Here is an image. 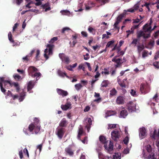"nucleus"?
Returning a JSON list of instances; mask_svg holds the SVG:
<instances>
[{
    "instance_id": "35",
    "label": "nucleus",
    "mask_w": 159,
    "mask_h": 159,
    "mask_svg": "<svg viewBox=\"0 0 159 159\" xmlns=\"http://www.w3.org/2000/svg\"><path fill=\"white\" fill-rule=\"evenodd\" d=\"M98 157L99 159H110V157L107 156H105L101 152H98Z\"/></svg>"
},
{
    "instance_id": "36",
    "label": "nucleus",
    "mask_w": 159,
    "mask_h": 159,
    "mask_svg": "<svg viewBox=\"0 0 159 159\" xmlns=\"http://www.w3.org/2000/svg\"><path fill=\"white\" fill-rule=\"evenodd\" d=\"M60 12L62 15H66L69 16L71 14L69 11L66 10H61V11Z\"/></svg>"
},
{
    "instance_id": "53",
    "label": "nucleus",
    "mask_w": 159,
    "mask_h": 159,
    "mask_svg": "<svg viewBox=\"0 0 159 159\" xmlns=\"http://www.w3.org/2000/svg\"><path fill=\"white\" fill-rule=\"evenodd\" d=\"M130 150L128 148H126L124 150L123 153L124 154H127L129 153Z\"/></svg>"
},
{
    "instance_id": "56",
    "label": "nucleus",
    "mask_w": 159,
    "mask_h": 159,
    "mask_svg": "<svg viewBox=\"0 0 159 159\" xmlns=\"http://www.w3.org/2000/svg\"><path fill=\"white\" fill-rule=\"evenodd\" d=\"M57 40V37H54L52 38L49 42V43H53Z\"/></svg>"
},
{
    "instance_id": "1",
    "label": "nucleus",
    "mask_w": 159,
    "mask_h": 159,
    "mask_svg": "<svg viewBox=\"0 0 159 159\" xmlns=\"http://www.w3.org/2000/svg\"><path fill=\"white\" fill-rule=\"evenodd\" d=\"M34 121V123L29 125L28 129L25 128L23 129V131L25 134L30 135L33 134L34 132L35 134H37L39 132L40 128V126L39 123V120L38 118H35Z\"/></svg>"
},
{
    "instance_id": "22",
    "label": "nucleus",
    "mask_w": 159,
    "mask_h": 159,
    "mask_svg": "<svg viewBox=\"0 0 159 159\" xmlns=\"http://www.w3.org/2000/svg\"><path fill=\"white\" fill-rule=\"evenodd\" d=\"M57 93L59 95H61L62 96H65L68 95V93L67 91L62 89H57Z\"/></svg>"
},
{
    "instance_id": "6",
    "label": "nucleus",
    "mask_w": 159,
    "mask_h": 159,
    "mask_svg": "<svg viewBox=\"0 0 159 159\" xmlns=\"http://www.w3.org/2000/svg\"><path fill=\"white\" fill-rule=\"evenodd\" d=\"M46 47L47 48L44 50V56L45 58L47 59L49 56L52 54V49L54 48V45L52 44H48Z\"/></svg>"
},
{
    "instance_id": "48",
    "label": "nucleus",
    "mask_w": 159,
    "mask_h": 159,
    "mask_svg": "<svg viewBox=\"0 0 159 159\" xmlns=\"http://www.w3.org/2000/svg\"><path fill=\"white\" fill-rule=\"evenodd\" d=\"M148 52L146 51H144L143 52L142 54V57L143 58H145L148 56Z\"/></svg>"
},
{
    "instance_id": "26",
    "label": "nucleus",
    "mask_w": 159,
    "mask_h": 159,
    "mask_svg": "<svg viewBox=\"0 0 159 159\" xmlns=\"http://www.w3.org/2000/svg\"><path fill=\"white\" fill-rule=\"evenodd\" d=\"M138 25H135L133 27H132L131 28L130 30H128L126 31V33H127L128 34L127 35V37H128L129 35L130 34H132L134 33V30L135 29L137 28L138 27Z\"/></svg>"
},
{
    "instance_id": "34",
    "label": "nucleus",
    "mask_w": 159,
    "mask_h": 159,
    "mask_svg": "<svg viewBox=\"0 0 159 159\" xmlns=\"http://www.w3.org/2000/svg\"><path fill=\"white\" fill-rule=\"evenodd\" d=\"M109 84V82L108 80H104L101 84V87H106Z\"/></svg>"
},
{
    "instance_id": "5",
    "label": "nucleus",
    "mask_w": 159,
    "mask_h": 159,
    "mask_svg": "<svg viewBox=\"0 0 159 159\" xmlns=\"http://www.w3.org/2000/svg\"><path fill=\"white\" fill-rule=\"evenodd\" d=\"M158 96L157 94H156L154 96L151 98L148 102V104L151 106L152 109L153 114H156L157 113V111L156 110V108L154 107L155 106L154 101L157 102L158 101Z\"/></svg>"
},
{
    "instance_id": "46",
    "label": "nucleus",
    "mask_w": 159,
    "mask_h": 159,
    "mask_svg": "<svg viewBox=\"0 0 159 159\" xmlns=\"http://www.w3.org/2000/svg\"><path fill=\"white\" fill-rule=\"evenodd\" d=\"M153 65L156 68L159 69V62L158 61H155L152 63Z\"/></svg>"
},
{
    "instance_id": "61",
    "label": "nucleus",
    "mask_w": 159,
    "mask_h": 159,
    "mask_svg": "<svg viewBox=\"0 0 159 159\" xmlns=\"http://www.w3.org/2000/svg\"><path fill=\"white\" fill-rule=\"evenodd\" d=\"M88 31L90 33H93V31H95V30L91 27L89 26L88 29Z\"/></svg>"
},
{
    "instance_id": "28",
    "label": "nucleus",
    "mask_w": 159,
    "mask_h": 159,
    "mask_svg": "<svg viewBox=\"0 0 159 159\" xmlns=\"http://www.w3.org/2000/svg\"><path fill=\"white\" fill-rule=\"evenodd\" d=\"M34 83L32 81H30L28 83L27 89L28 91H30L34 87Z\"/></svg>"
},
{
    "instance_id": "51",
    "label": "nucleus",
    "mask_w": 159,
    "mask_h": 159,
    "mask_svg": "<svg viewBox=\"0 0 159 159\" xmlns=\"http://www.w3.org/2000/svg\"><path fill=\"white\" fill-rule=\"evenodd\" d=\"M116 93V90L115 89H112L110 91V95L111 96L114 95Z\"/></svg>"
},
{
    "instance_id": "2",
    "label": "nucleus",
    "mask_w": 159,
    "mask_h": 159,
    "mask_svg": "<svg viewBox=\"0 0 159 159\" xmlns=\"http://www.w3.org/2000/svg\"><path fill=\"white\" fill-rule=\"evenodd\" d=\"M13 86L16 88L17 92H19L20 88L17 83L13 82L9 80H5L3 78H0V88L2 93H5L6 91L5 88L9 89Z\"/></svg>"
},
{
    "instance_id": "7",
    "label": "nucleus",
    "mask_w": 159,
    "mask_h": 159,
    "mask_svg": "<svg viewBox=\"0 0 159 159\" xmlns=\"http://www.w3.org/2000/svg\"><path fill=\"white\" fill-rule=\"evenodd\" d=\"M122 134L121 131L120 130H114L111 133V138L114 140L119 139Z\"/></svg>"
},
{
    "instance_id": "42",
    "label": "nucleus",
    "mask_w": 159,
    "mask_h": 159,
    "mask_svg": "<svg viewBox=\"0 0 159 159\" xmlns=\"http://www.w3.org/2000/svg\"><path fill=\"white\" fill-rule=\"evenodd\" d=\"M41 75V74L40 73L38 72H35L33 74V77H36V78L37 80H38L39 79Z\"/></svg>"
},
{
    "instance_id": "33",
    "label": "nucleus",
    "mask_w": 159,
    "mask_h": 159,
    "mask_svg": "<svg viewBox=\"0 0 159 159\" xmlns=\"http://www.w3.org/2000/svg\"><path fill=\"white\" fill-rule=\"evenodd\" d=\"M27 11H32L34 13H37L39 12V10H38L35 9V8H31L29 9L28 10H26L25 11H22L21 13V14L22 15H23L24 14L25 12Z\"/></svg>"
},
{
    "instance_id": "52",
    "label": "nucleus",
    "mask_w": 159,
    "mask_h": 159,
    "mask_svg": "<svg viewBox=\"0 0 159 159\" xmlns=\"http://www.w3.org/2000/svg\"><path fill=\"white\" fill-rule=\"evenodd\" d=\"M66 151L70 155H71L73 154V152L69 148H67L66 149Z\"/></svg>"
},
{
    "instance_id": "32",
    "label": "nucleus",
    "mask_w": 159,
    "mask_h": 159,
    "mask_svg": "<svg viewBox=\"0 0 159 159\" xmlns=\"http://www.w3.org/2000/svg\"><path fill=\"white\" fill-rule=\"evenodd\" d=\"M130 93L134 97H136L138 95V92L135 89H131L130 91Z\"/></svg>"
},
{
    "instance_id": "41",
    "label": "nucleus",
    "mask_w": 159,
    "mask_h": 159,
    "mask_svg": "<svg viewBox=\"0 0 159 159\" xmlns=\"http://www.w3.org/2000/svg\"><path fill=\"white\" fill-rule=\"evenodd\" d=\"M75 87L76 90L79 91L82 88L83 86L79 83L75 85Z\"/></svg>"
},
{
    "instance_id": "11",
    "label": "nucleus",
    "mask_w": 159,
    "mask_h": 159,
    "mask_svg": "<svg viewBox=\"0 0 159 159\" xmlns=\"http://www.w3.org/2000/svg\"><path fill=\"white\" fill-rule=\"evenodd\" d=\"M59 56L63 62H64L66 64H68L70 62V61L68 57L65 55L64 54L60 53L59 54Z\"/></svg>"
},
{
    "instance_id": "31",
    "label": "nucleus",
    "mask_w": 159,
    "mask_h": 159,
    "mask_svg": "<svg viewBox=\"0 0 159 159\" xmlns=\"http://www.w3.org/2000/svg\"><path fill=\"white\" fill-rule=\"evenodd\" d=\"M84 135L83 131V129L81 126H80L79 128L78 135L77 138L78 139H79L80 137Z\"/></svg>"
},
{
    "instance_id": "63",
    "label": "nucleus",
    "mask_w": 159,
    "mask_h": 159,
    "mask_svg": "<svg viewBox=\"0 0 159 159\" xmlns=\"http://www.w3.org/2000/svg\"><path fill=\"white\" fill-rule=\"evenodd\" d=\"M85 63L87 65L89 70L91 71L92 70V69L90 66V63L88 62H85Z\"/></svg>"
},
{
    "instance_id": "16",
    "label": "nucleus",
    "mask_w": 159,
    "mask_h": 159,
    "mask_svg": "<svg viewBox=\"0 0 159 159\" xmlns=\"http://www.w3.org/2000/svg\"><path fill=\"white\" fill-rule=\"evenodd\" d=\"M38 70L37 69L33 66H30L28 69V72L29 75L32 77L33 74Z\"/></svg>"
},
{
    "instance_id": "27",
    "label": "nucleus",
    "mask_w": 159,
    "mask_h": 159,
    "mask_svg": "<svg viewBox=\"0 0 159 159\" xmlns=\"http://www.w3.org/2000/svg\"><path fill=\"white\" fill-rule=\"evenodd\" d=\"M117 57V56L115 57L112 59V61H114L117 64L116 65V67H118L121 63L120 62L121 59L120 58H116V57Z\"/></svg>"
},
{
    "instance_id": "50",
    "label": "nucleus",
    "mask_w": 159,
    "mask_h": 159,
    "mask_svg": "<svg viewBox=\"0 0 159 159\" xmlns=\"http://www.w3.org/2000/svg\"><path fill=\"white\" fill-rule=\"evenodd\" d=\"M101 73L102 74H104L105 75H107L109 74V72L107 69H105L103 71H102Z\"/></svg>"
},
{
    "instance_id": "13",
    "label": "nucleus",
    "mask_w": 159,
    "mask_h": 159,
    "mask_svg": "<svg viewBox=\"0 0 159 159\" xmlns=\"http://www.w3.org/2000/svg\"><path fill=\"white\" fill-rule=\"evenodd\" d=\"M68 99H67L68 101ZM62 109L64 111H66L70 110L72 108V104L71 102L67 101L65 105H62L61 106Z\"/></svg>"
},
{
    "instance_id": "64",
    "label": "nucleus",
    "mask_w": 159,
    "mask_h": 159,
    "mask_svg": "<svg viewBox=\"0 0 159 159\" xmlns=\"http://www.w3.org/2000/svg\"><path fill=\"white\" fill-rule=\"evenodd\" d=\"M23 152L24 153H26L28 157H29V154L26 148L24 149Z\"/></svg>"
},
{
    "instance_id": "4",
    "label": "nucleus",
    "mask_w": 159,
    "mask_h": 159,
    "mask_svg": "<svg viewBox=\"0 0 159 159\" xmlns=\"http://www.w3.org/2000/svg\"><path fill=\"white\" fill-rule=\"evenodd\" d=\"M20 91L21 93L20 94V96L19 97L17 95H14L13 96L11 92L10 91H8L7 93V96H6V98H7L8 96L11 97L13 100L18 98L20 102L22 101L25 98L26 93L24 92L23 89L20 90Z\"/></svg>"
},
{
    "instance_id": "39",
    "label": "nucleus",
    "mask_w": 159,
    "mask_h": 159,
    "mask_svg": "<svg viewBox=\"0 0 159 159\" xmlns=\"http://www.w3.org/2000/svg\"><path fill=\"white\" fill-rule=\"evenodd\" d=\"M144 48V45L143 44H139L137 46V49L139 54Z\"/></svg>"
},
{
    "instance_id": "40",
    "label": "nucleus",
    "mask_w": 159,
    "mask_h": 159,
    "mask_svg": "<svg viewBox=\"0 0 159 159\" xmlns=\"http://www.w3.org/2000/svg\"><path fill=\"white\" fill-rule=\"evenodd\" d=\"M111 35V34L108 31L106 32V34H103L102 35V39L104 38L108 39L109 38V35Z\"/></svg>"
},
{
    "instance_id": "62",
    "label": "nucleus",
    "mask_w": 159,
    "mask_h": 159,
    "mask_svg": "<svg viewBox=\"0 0 159 159\" xmlns=\"http://www.w3.org/2000/svg\"><path fill=\"white\" fill-rule=\"evenodd\" d=\"M120 22V21L119 20H118L116 19V20L114 25V26L115 28H118V27L117 26V25H118V24Z\"/></svg>"
},
{
    "instance_id": "30",
    "label": "nucleus",
    "mask_w": 159,
    "mask_h": 159,
    "mask_svg": "<svg viewBox=\"0 0 159 159\" xmlns=\"http://www.w3.org/2000/svg\"><path fill=\"white\" fill-rule=\"evenodd\" d=\"M117 127H118V125L116 124H108L107 125V128L108 129H113Z\"/></svg>"
},
{
    "instance_id": "17",
    "label": "nucleus",
    "mask_w": 159,
    "mask_h": 159,
    "mask_svg": "<svg viewBox=\"0 0 159 159\" xmlns=\"http://www.w3.org/2000/svg\"><path fill=\"white\" fill-rule=\"evenodd\" d=\"M94 97L95 99L93 101L94 102L98 103L102 101V98L100 97V95L99 93L95 92Z\"/></svg>"
},
{
    "instance_id": "24",
    "label": "nucleus",
    "mask_w": 159,
    "mask_h": 159,
    "mask_svg": "<svg viewBox=\"0 0 159 159\" xmlns=\"http://www.w3.org/2000/svg\"><path fill=\"white\" fill-rule=\"evenodd\" d=\"M8 39H9V41L11 42H12V43H13L12 45L13 46H16V45H17V46L19 45L20 44V43H17L14 42L13 40L12 39V35H11V32H9L8 33Z\"/></svg>"
},
{
    "instance_id": "47",
    "label": "nucleus",
    "mask_w": 159,
    "mask_h": 159,
    "mask_svg": "<svg viewBox=\"0 0 159 159\" xmlns=\"http://www.w3.org/2000/svg\"><path fill=\"white\" fill-rule=\"evenodd\" d=\"M98 2H100L102 5H103L105 4L108 2L109 0H102L100 1V0H96Z\"/></svg>"
},
{
    "instance_id": "3",
    "label": "nucleus",
    "mask_w": 159,
    "mask_h": 159,
    "mask_svg": "<svg viewBox=\"0 0 159 159\" xmlns=\"http://www.w3.org/2000/svg\"><path fill=\"white\" fill-rule=\"evenodd\" d=\"M150 22L149 23L146 24L143 27V31H140L138 33L137 36L138 38L143 37L144 39H147L150 36V34L152 30H154L156 27V26H154L153 28H151V24L152 23V19L151 18L150 19Z\"/></svg>"
},
{
    "instance_id": "19",
    "label": "nucleus",
    "mask_w": 159,
    "mask_h": 159,
    "mask_svg": "<svg viewBox=\"0 0 159 159\" xmlns=\"http://www.w3.org/2000/svg\"><path fill=\"white\" fill-rule=\"evenodd\" d=\"M139 3H138L135 4L133 8L128 9L127 11L125 10L124 11L125 12L128 11L130 12H134L137 10H138L139 8Z\"/></svg>"
},
{
    "instance_id": "25",
    "label": "nucleus",
    "mask_w": 159,
    "mask_h": 159,
    "mask_svg": "<svg viewBox=\"0 0 159 159\" xmlns=\"http://www.w3.org/2000/svg\"><path fill=\"white\" fill-rule=\"evenodd\" d=\"M116 112L112 111H107L105 113V117L107 118L108 116H113L116 114Z\"/></svg>"
},
{
    "instance_id": "20",
    "label": "nucleus",
    "mask_w": 159,
    "mask_h": 159,
    "mask_svg": "<svg viewBox=\"0 0 159 159\" xmlns=\"http://www.w3.org/2000/svg\"><path fill=\"white\" fill-rule=\"evenodd\" d=\"M125 98L123 96L118 97L116 99V103L117 104L121 105L123 104L125 102Z\"/></svg>"
},
{
    "instance_id": "57",
    "label": "nucleus",
    "mask_w": 159,
    "mask_h": 159,
    "mask_svg": "<svg viewBox=\"0 0 159 159\" xmlns=\"http://www.w3.org/2000/svg\"><path fill=\"white\" fill-rule=\"evenodd\" d=\"M33 4V3L32 2H30L26 5V7L28 8H31L33 7V6L32 5Z\"/></svg>"
},
{
    "instance_id": "21",
    "label": "nucleus",
    "mask_w": 159,
    "mask_h": 159,
    "mask_svg": "<svg viewBox=\"0 0 159 159\" xmlns=\"http://www.w3.org/2000/svg\"><path fill=\"white\" fill-rule=\"evenodd\" d=\"M151 137L155 139H157V138H159V128L158 130V133L155 129H154L152 133L151 132Z\"/></svg>"
},
{
    "instance_id": "23",
    "label": "nucleus",
    "mask_w": 159,
    "mask_h": 159,
    "mask_svg": "<svg viewBox=\"0 0 159 159\" xmlns=\"http://www.w3.org/2000/svg\"><path fill=\"white\" fill-rule=\"evenodd\" d=\"M118 80V83L122 87H125L126 85L128 84V83L127 81V79H124L122 82L120 80Z\"/></svg>"
},
{
    "instance_id": "29",
    "label": "nucleus",
    "mask_w": 159,
    "mask_h": 159,
    "mask_svg": "<svg viewBox=\"0 0 159 159\" xmlns=\"http://www.w3.org/2000/svg\"><path fill=\"white\" fill-rule=\"evenodd\" d=\"M99 140L104 145L105 144H106L107 143H108V141H107L105 137L104 136H100L99 137Z\"/></svg>"
},
{
    "instance_id": "14",
    "label": "nucleus",
    "mask_w": 159,
    "mask_h": 159,
    "mask_svg": "<svg viewBox=\"0 0 159 159\" xmlns=\"http://www.w3.org/2000/svg\"><path fill=\"white\" fill-rule=\"evenodd\" d=\"M139 135V138L141 139L145 137L146 136V131L145 128L142 127L140 129Z\"/></svg>"
},
{
    "instance_id": "15",
    "label": "nucleus",
    "mask_w": 159,
    "mask_h": 159,
    "mask_svg": "<svg viewBox=\"0 0 159 159\" xmlns=\"http://www.w3.org/2000/svg\"><path fill=\"white\" fill-rule=\"evenodd\" d=\"M104 147L108 152L111 153L113 150V143L110 141L109 142H108V143H107L106 144H105Z\"/></svg>"
},
{
    "instance_id": "59",
    "label": "nucleus",
    "mask_w": 159,
    "mask_h": 159,
    "mask_svg": "<svg viewBox=\"0 0 159 159\" xmlns=\"http://www.w3.org/2000/svg\"><path fill=\"white\" fill-rule=\"evenodd\" d=\"M13 77L16 80H18L20 79V76L18 74H16L13 75Z\"/></svg>"
},
{
    "instance_id": "37",
    "label": "nucleus",
    "mask_w": 159,
    "mask_h": 159,
    "mask_svg": "<svg viewBox=\"0 0 159 159\" xmlns=\"http://www.w3.org/2000/svg\"><path fill=\"white\" fill-rule=\"evenodd\" d=\"M121 154L120 153H115L113 156V159H120Z\"/></svg>"
},
{
    "instance_id": "8",
    "label": "nucleus",
    "mask_w": 159,
    "mask_h": 159,
    "mask_svg": "<svg viewBox=\"0 0 159 159\" xmlns=\"http://www.w3.org/2000/svg\"><path fill=\"white\" fill-rule=\"evenodd\" d=\"M150 90V86L147 83L142 84L140 86V91L142 93L146 94Z\"/></svg>"
},
{
    "instance_id": "58",
    "label": "nucleus",
    "mask_w": 159,
    "mask_h": 159,
    "mask_svg": "<svg viewBox=\"0 0 159 159\" xmlns=\"http://www.w3.org/2000/svg\"><path fill=\"white\" fill-rule=\"evenodd\" d=\"M70 30V29L68 27H66L64 28L62 30V33H65L66 31Z\"/></svg>"
},
{
    "instance_id": "18",
    "label": "nucleus",
    "mask_w": 159,
    "mask_h": 159,
    "mask_svg": "<svg viewBox=\"0 0 159 159\" xmlns=\"http://www.w3.org/2000/svg\"><path fill=\"white\" fill-rule=\"evenodd\" d=\"M64 132V129L63 128H58L57 129V134L58 137L61 138L62 137Z\"/></svg>"
},
{
    "instance_id": "9",
    "label": "nucleus",
    "mask_w": 159,
    "mask_h": 159,
    "mask_svg": "<svg viewBox=\"0 0 159 159\" xmlns=\"http://www.w3.org/2000/svg\"><path fill=\"white\" fill-rule=\"evenodd\" d=\"M136 104L132 101H130L128 102L126 105V107L130 112H132L135 111L137 109L136 107Z\"/></svg>"
},
{
    "instance_id": "49",
    "label": "nucleus",
    "mask_w": 159,
    "mask_h": 159,
    "mask_svg": "<svg viewBox=\"0 0 159 159\" xmlns=\"http://www.w3.org/2000/svg\"><path fill=\"white\" fill-rule=\"evenodd\" d=\"M129 138L128 135H127L123 140L124 143L125 144H127L129 142Z\"/></svg>"
},
{
    "instance_id": "44",
    "label": "nucleus",
    "mask_w": 159,
    "mask_h": 159,
    "mask_svg": "<svg viewBox=\"0 0 159 159\" xmlns=\"http://www.w3.org/2000/svg\"><path fill=\"white\" fill-rule=\"evenodd\" d=\"M48 4H45L43 5L42 6V7L43 9H45V11H49L50 10V7H48Z\"/></svg>"
},
{
    "instance_id": "12",
    "label": "nucleus",
    "mask_w": 159,
    "mask_h": 159,
    "mask_svg": "<svg viewBox=\"0 0 159 159\" xmlns=\"http://www.w3.org/2000/svg\"><path fill=\"white\" fill-rule=\"evenodd\" d=\"M84 122L86 125L85 127L87 129L88 132H89L92 125V120L90 118L87 117L84 119Z\"/></svg>"
},
{
    "instance_id": "10",
    "label": "nucleus",
    "mask_w": 159,
    "mask_h": 159,
    "mask_svg": "<svg viewBox=\"0 0 159 159\" xmlns=\"http://www.w3.org/2000/svg\"><path fill=\"white\" fill-rule=\"evenodd\" d=\"M119 110H121L119 115L120 118H125L128 114V112L123 107H121L118 108Z\"/></svg>"
},
{
    "instance_id": "54",
    "label": "nucleus",
    "mask_w": 159,
    "mask_h": 159,
    "mask_svg": "<svg viewBox=\"0 0 159 159\" xmlns=\"http://www.w3.org/2000/svg\"><path fill=\"white\" fill-rule=\"evenodd\" d=\"M114 40H111L108 42L107 43L106 47H109L111 46L114 43Z\"/></svg>"
},
{
    "instance_id": "43",
    "label": "nucleus",
    "mask_w": 159,
    "mask_h": 159,
    "mask_svg": "<svg viewBox=\"0 0 159 159\" xmlns=\"http://www.w3.org/2000/svg\"><path fill=\"white\" fill-rule=\"evenodd\" d=\"M66 124V121L65 119H63L61 120L60 124V126L61 127L64 126Z\"/></svg>"
},
{
    "instance_id": "45",
    "label": "nucleus",
    "mask_w": 159,
    "mask_h": 159,
    "mask_svg": "<svg viewBox=\"0 0 159 159\" xmlns=\"http://www.w3.org/2000/svg\"><path fill=\"white\" fill-rule=\"evenodd\" d=\"M78 69L79 70H80L82 69L83 71H85V67L84 65L83 64H80L78 66Z\"/></svg>"
},
{
    "instance_id": "55",
    "label": "nucleus",
    "mask_w": 159,
    "mask_h": 159,
    "mask_svg": "<svg viewBox=\"0 0 159 159\" xmlns=\"http://www.w3.org/2000/svg\"><path fill=\"white\" fill-rule=\"evenodd\" d=\"M117 53L118 54V56H119L121 55H123L124 54V53L123 51H120V48H117Z\"/></svg>"
},
{
    "instance_id": "60",
    "label": "nucleus",
    "mask_w": 159,
    "mask_h": 159,
    "mask_svg": "<svg viewBox=\"0 0 159 159\" xmlns=\"http://www.w3.org/2000/svg\"><path fill=\"white\" fill-rule=\"evenodd\" d=\"M159 58V52L158 51L156 52L155 54L154 59L155 60Z\"/></svg>"
},
{
    "instance_id": "38",
    "label": "nucleus",
    "mask_w": 159,
    "mask_h": 159,
    "mask_svg": "<svg viewBox=\"0 0 159 159\" xmlns=\"http://www.w3.org/2000/svg\"><path fill=\"white\" fill-rule=\"evenodd\" d=\"M58 74L61 76L64 77L65 76H66L67 78H69V76L66 75V73L65 72H62L60 70H58Z\"/></svg>"
}]
</instances>
